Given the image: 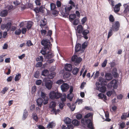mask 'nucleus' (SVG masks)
Here are the masks:
<instances>
[{
  "label": "nucleus",
  "mask_w": 129,
  "mask_h": 129,
  "mask_svg": "<svg viewBox=\"0 0 129 129\" xmlns=\"http://www.w3.org/2000/svg\"><path fill=\"white\" fill-rule=\"evenodd\" d=\"M73 7L72 6H70L69 7L66 6L64 8V11H63L61 13V14L63 17H67L69 14L70 11L72 9Z\"/></svg>",
  "instance_id": "obj_4"
},
{
  "label": "nucleus",
  "mask_w": 129,
  "mask_h": 129,
  "mask_svg": "<svg viewBox=\"0 0 129 129\" xmlns=\"http://www.w3.org/2000/svg\"><path fill=\"white\" fill-rule=\"evenodd\" d=\"M26 44L28 46H30L33 45V43L30 40L28 41L27 42Z\"/></svg>",
  "instance_id": "obj_62"
},
{
  "label": "nucleus",
  "mask_w": 129,
  "mask_h": 129,
  "mask_svg": "<svg viewBox=\"0 0 129 129\" xmlns=\"http://www.w3.org/2000/svg\"><path fill=\"white\" fill-rule=\"evenodd\" d=\"M98 82H96V85L97 89L102 92H105L106 90V88L105 86H102Z\"/></svg>",
  "instance_id": "obj_7"
},
{
  "label": "nucleus",
  "mask_w": 129,
  "mask_h": 129,
  "mask_svg": "<svg viewBox=\"0 0 129 129\" xmlns=\"http://www.w3.org/2000/svg\"><path fill=\"white\" fill-rule=\"evenodd\" d=\"M41 32L43 36L45 35L47 33V31L45 29H42L41 30Z\"/></svg>",
  "instance_id": "obj_52"
},
{
  "label": "nucleus",
  "mask_w": 129,
  "mask_h": 129,
  "mask_svg": "<svg viewBox=\"0 0 129 129\" xmlns=\"http://www.w3.org/2000/svg\"><path fill=\"white\" fill-rule=\"evenodd\" d=\"M72 123L74 125L78 126L79 124V121L76 119H74L72 121Z\"/></svg>",
  "instance_id": "obj_34"
},
{
  "label": "nucleus",
  "mask_w": 129,
  "mask_h": 129,
  "mask_svg": "<svg viewBox=\"0 0 129 129\" xmlns=\"http://www.w3.org/2000/svg\"><path fill=\"white\" fill-rule=\"evenodd\" d=\"M82 60V59L81 57L78 58L77 55L73 56L72 58V60L73 61H74L75 63H80Z\"/></svg>",
  "instance_id": "obj_10"
},
{
  "label": "nucleus",
  "mask_w": 129,
  "mask_h": 129,
  "mask_svg": "<svg viewBox=\"0 0 129 129\" xmlns=\"http://www.w3.org/2000/svg\"><path fill=\"white\" fill-rule=\"evenodd\" d=\"M81 122L84 125L85 124H87V127L90 129H94V127L93 126L92 123L91 122L90 119H82L81 120Z\"/></svg>",
  "instance_id": "obj_5"
},
{
  "label": "nucleus",
  "mask_w": 129,
  "mask_h": 129,
  "mask_svg": "<svg viewBox=\"0 0 129 129\" xmlns=\"http://www.w3.org/2000/svg\"><path fill=\"white\" fill-rule=\"evenodd\" d=\"M99 82H101V84H103V83L105 82V81L103 79V78L102 77H100L99 78Z\"/></svg>",
  "instance_id": "obj_50"
},
{
  "label": "nucleus",
  "mask_w": 129,
  "mask_h": 129,
  "mask_svg": "<svg viewBox=\"0 0 129 129\" xmlns=\"http://www.w3.org/2000/svg\"><path fill=\"white\" fill-rule=\"evenodd\" d=\"M113 93H115V91L113 90H112L109 91L107 92L106 94L109 97Z\"/></svg>",
  "instance_id": "obj_36"
},
{
  "label": "nucleus",
  "mask_w": 129,
  "mask_h": 129,
  "mask_svg": "<svg viewBox=\"0 0 129 129\" xmlns=\"http://www.w3.org/2000/svg\"><path fill=\"white\" fill-rule=\"evenodd\" d=\"M81 45L80 44L78 43L76 45L75 47V51L76 52H77L80 51H81Z\"/></svg>",
  "instance_id": "obj_15"
},
{
  "label": "nucleus",
  "mask_w": 129,
  "mask_h": 129,
  "mask_svg": "<svg viewBox=\"0 0 129 129\" xmlns=\"http://www.w3.org/2000/svg\"><path fill=\"white\" fill-rule=\"evenodd\" d=\"M112 73L114 77L115 78H117L118 76V74L117 72V69L116 68H114L112 70Z\"/></svg>",
  "instance_id": "obj_16"
},
{
  "label": "nucleus",
  "mask_w": 129,
  "mask_h": 129,
  "mask_svg": "<svg viewBox=\"0 0 129 129\" xmlns=\"http://www.w3.org/2000/svg\"><path fill=\"white\" fill-rule=\"evenodd\" d=\"M55 74L54 72H52L47 75V78L49 79H52L55 76Z\"/></svg>",
  "instance_id": "obj_27"
},
{
  "label": "nucleus",
  "mask_w": 129,
  "mask_h": 129,
  "mask_svg": "<svg viewBox=\"0 0 129 129\" xmlns=\"http://www.w3.org/2000/svg\"><path fill=\"white\" fill-rule=\"evenodd\" d=\"M42 45L44 46L41 51V53L43 55H45L46 53V51L50 48L51 47L52 44L48 40L43 39L41 41Z\"/></svg>",
  "instance_id": "obj_1"
},
{
  "label": "nucleus",
  "mask_w": 129,
  "mask_h": 129,
  "mask_svg": "<svg viewBox=\"0 0 129 129\" xmlns=\"http://www.w3.org/2000/svg\"><path fill=\"white\" fill-rule=\"evenodd\" d=\"M120 27V23L118 21H115L113 22L110 27L111 29H112L113 31L115 32L118 31L119 28Z\"/></svg>",
  "instance_id": "obj_3"
},
{
  "label": "nucleus",
  "mask_w": 129,
  "mask_h": 129,
  "mask_svg": "<svg viewBox=\"0 0 129 129\" xmlns=\"http://www.w3.org/2000/svg\"><path fill=\"white\" fill-rule=\"evenodd\" d=\"M79 69L76 67L74 68L73 69L72 73L73 74L76 75L78 73Z\"/></svg>",
  "instance_id": "obj_25"
},
{
  "label": "nucleus",
  "mask_w": 129,
  "mask_h": 129,
  "mask_svg": "<svg viewBox=\"0 0 129 129\" xmlns=\"http://www.w3.org/2000/svg\"><path fill=\"white\" fill-rule=\"evenodd\" d=\"M79 22V19H76L74 21L73 24L75 25H77L78 24Z\"/></svg>",
  "instance_id": "obj_46"
},
{
  "label": "nucleus",
  "mask_w": 129,
  "mask_h": 129,
  "mask_svg": "<svg viewBox=\"0 0 129 129\" xmlns=\"http://www.w3.org/2000/svg\"><path fill=\"white\" fill-rule=\"evenodd\" d=\"M82 115L80 114H78L76 116V118L78 119H81L82 118Z\"/></svg>",
  "instance_id": "obj_53"
},
{
  "label": "nucleus",
  "mask_w": 129,
  "mask_h": 129,
  "mask_svg": "<svg viewBox=\"0 0 129 129\" xmlns=\"http://www.w3.org/2000/svg\"><path fill=\"white\" fill-rule=\"evenodd\" d=\"M42 65L43 63L42 62H38L37 63L36 67L37 68L40 67L42 66Z\"/></svg>",
  "instance_id": "obj_48"
},
{
  "label": "nucleus",
  "mask_w": 129,
  "mask_h": 129,
  "mask_svg": "<svg viewBox=\"0 0 129 129\" xmlns=\"http://www.w3.org/2000/svg\"><path fill=\"white\" fill-rule=\"evenodd\" d=\"M37 88L36 86H34L32 87L31 92L32 93L35 92L36 91Z\"/></svg>",
  "instance_id": "obj_56"
},
{
  "label": "nucleus",
  "mask_w": 129,
  "mask_h": 129,
  "mask_svg": "<svg viewBox=\"0 0 129 129\" xmlns=\"http://www.w3.org/2000/svg\"><path fill=\"white\" fill-rule=\"evenodd\" d=\"M52 14L55 16H57L58 13V12L56 10H52Z\"/></svg>",
  "instance_id": "obj_43"
},
{
  "label": "nucleus",
  "mask_w": 129,
  "mask_h": 129,
  "mask_svg": "<svg viewBox=\"0 0 129 129\" xmlns=\"http://www.w3.org/2000/svg\"><path fill=\"white\" fill-rule=\"evenodd\" d=\"M55 123L53 122H51L49 123L47 125V128L48 129L50 128H52L53 127H55Z\"/></svg>",
  "instance_id": "obj_20"
},
{
  "label": "nucleus",
  "mask_w": 129,
  "mask_h": 129,
  "mask_svg": "<svg viewBox=\"0 0 129 129\" xmlns=\"http://www.w3.org/2000/svg\"><path fill=\"white\" fill-rule=\"evenodd\" d=\"M70 75L69 73L67 72L65 73L63 77L64 78H67L70 77Z\"/></svg>",
  "instance_id": "obj_45"
},
{
  "label": "nucleus",
  "mask_w": 129,
  "mask_h": 129,
  "mask_svg": "<svg viewBox=\"0 0 129 129\" xmlns=\"http://www.w3.org/2000/svg\"><path fill=\"white\" fill-rule=\"evenodd\" d=\"M84 30L83 27L81 25H78L76 30V34L78 38H81V36L80 34H81Z\"/></svg>",
  "instance_id": "obj_8"
},
{
  "label": "nucleus",
  "mask_w": 129,
  "mask_h": 129,
  "mask_svg": "<svg viewBox=\"0 0 129 129\" xmlns=\"http://www.w3.org/2000/svg\"><path fill=\"white\" fill-rule=\"evenodd\" d=\"M53 82L50 80H48L45 82V86L49 89H51L52 87Z\"/></svg>",
  "instance_id": "obj_12"
},
{
  "label": "nucleus",
  "mask_w": 129,
  "mask_h": 129,
  "mask_svg": "<svg viewBox=\"0 0 129 129\" xmlns=\"http://www.w3.org/2000/svg\"><path fill=\"white\" fill-rule=\"evenodd\" d=\"M65 70L68 71H71L72 70V66L70 64H67L65 66Z\"/></svg>",
  "instance_id": "obj_14"
},
{
  "label": "nucleus",
  "mask_w": 129,
  "mask_h": 129,
  "mask_svg": "<svg viewBox=\"0 0 129 129\" xmlns=\"http://www.w3.org/2000/svg\"><path fill=\"white\" fill-rule=\"evenodd\" d=\"M64 81L62 79H60L58 80L56 82V83L60 85L61 84L64 83Z\"/></svg>",
  "instance_id": "obj_51"
},
{
  "label": "nucleus",
  "mask_w": 129,
  "mask_h": 129,
  "mask_svg": "<svg viewBox=\"0 0 129 129\" xmlns=\"http://www.w3.org/2000/svg\"><path fill=\"white\" fill-rule=\"evenodd\" d=\"M42 82V81L41 80H39L36 81V85H39L41 84Z\"/></svg>",
  "instance_id": "obj_61"
},
{
  "label": "nucleus",
  "mask_w": 129,
  "mask_h": 129,
  "mask_svg": "<svg viewBox=\"0 0 129 129\" xmlns=\"http://www.w3.org/2000/svg\"><path fill=\"white\" fill-rule=\"evenodd\" d=\"M56 5L57 7H60L61 6V2L59 1H57L56 2Z\"/></svg>",
  "instance_id": "obj_64"
},
{
  "label": "nucleus",
  "mask_w": 129,
  "mask_h": 129,
  "mask_svg": "<svg viewBox=\"0 0 129 129\" xmlns=\"http://www.w3.org/2000/svg\"><path fill=\"white\" fill-rule=\"evenodd\" d=\"M89 33V31L88 30L84 29L81 33L82 36H81V37H82L85 39L87 40L88 38Z\"/></svg>",
  "instance_id": "obj_11"
},
{
  "label": "nucleus",
  "mask_w": 129,
  "mask_h": 129,
  "mask_svg": "<svg viewBox=\"0 0 129 129\" xmlns=\"http://www.w3.org/2000/svg\"><path fill=\"white\" fill-rule=\"evenodd\" d=\"M112 87L114 89H117L118 87L117 81L115 79L112 80L108 85V88H111Z\"/></svg>",
  "instance_id": "obj_6"
},
{
  "label": "nucleus",
  "mask_w": 129,
  "mask_h": 129,
  "mask_svg": "<svg viewBox=\"0 0 129 129\" xmlns=\"http://www.w3.org/2000/svg\"><path fill=\"white\" fill-rule=\"evenodd\" d=\"M21 32V30L19 29H18L16 30L15 33L16 35L18 36L19 35Z\"/></svg>",
  "instance_id": "obj_40"
},
{
  "label": "nucleus",
  "mask_w": 129,
  "mask_h": 129,
  "mask_svg": "<svg viewBox=\"0 0 129 129\" xmlns=\"http://www.w3.org/2000/svg\"><path fill=\"white\" fill-rule=\"evenodd\" d=\"M64 122L67 124H70L71 122V119L68 117L66 118L64 120Z\"/></svg>",
  "instance_id": "obj_31"
},
{
  "label": "nucleus",
  "mask_w": 129,
  "mask_h": 129,
  "mask_svg": "<svg viewBox=\"0 0 129 129\" xmlns=\"http://www.w3.org/2000/svg\"><path fill=\"white\" fill-rule=\"evenodd\" d=\"M48 73L49 71L47 70H44L42 72V75L44 76H47Z\"/></svg>",
  "instance_id": "obj_26"
},
{
  "label": "nucleus",
  "mask_w": 129,
  "mask_h": 129,
  "mask_svg": "<svg viewBox=\"0 0 129 129\" xmlns=\"http://www.w3.org/2000/svg\"><path fill=\"white\" fill-rule=\"evenodd\" d=\"M76 15L75 14H70L69 15V19L70 21L71 22L73 21L76 18Z\"/></svg>",
  "instance_id": "obj_21"
},
{
  "label": "nucleus",
  "mask_w": 129,
  "mask_h": 129,
  "mask_svg": "<svg viewBox=\"0 0 129 129\" xmlns=\"http://www.w3.org/2000/svg\"><path fill=\"white\" fill-rule=\"evenodd\" d=\"M106 79L108 80H110L112 79V77L111 74L107 73L105 75Z\"/></svg>",
  "instance_id": "obj_23"
},
{
  "label": "nucleus",
  "mask_w": 129,
  "mask_h": 129,
  "mask_svg": "<svg viewBox=\"0 0 129 129\" xmlns=\"http://www.w3.org/2000/svg\"><path fill=\"white\" fill-rule=\"evenodd\" d=\"M121 6L120 3H118L114 6L112 8L113 9L114 12L116 13L119 12L120 10V7Z\"/></svg>",
  "instance_id": "obj_13"
},
{
  "label": "nucleus",
  "mask_w": 129,
  "mask_h": 129,
  "mask_svg": "<svg viewBox=\"0 0 129 129\" xmlns=\"http://www.w3.org/2000/svg\"><path fill=\"white\" fill-rule=\"evenodd\" d=\"M120 125L121 128L122 129H123L125 127V123L124 122H122L120 124Z\"/></svg>",
  "instance_id": "obj_63"
},
{
  "label": "nucleus",
  "mask_w": 129,
  "mask_h": 129,
  "mask_svg": "<svg viewBox=\"0 0 129 129\" xmlns=\"http://www.w3.org/2000/svg\"><path fill=\"white\" fill-rule=\"evenodd\" d=\"M8 12L7 10H4L1 11L0 13V15L2 17H5L7 15Z\"/></svg>",
  "instance_id": "obj_19"
},
{
  "label": "nucleus",
  "mask_w": 129,
  "mask_h": 129,
  "mask_svg": "<svg viewBox=\"0 0 129 129\" xmlns=\"http://www.w3.org/2000/svg\"><path fill=\"white\" fill-rule=\"evenodd\" d=\"M107 61L106 59L102 63V67H104L106 66L107 63Z\"/></svg>",
  "instance_id": "obj_55"
},
{
  "label": "nucleus",
  "mask_w": 129,
  "mask_h": 129,
  "mask_svg": "<svg viewBox=\"0 0 129 129\" xmlns=\"http://www.w3.org/2000/svg\"><path fill=\"white\" fill-rule=\"evenodd\" d=\"M69 87V85L67 83H63L60 86L61 89L63 92L67 91Z\"/></svg>",
  "instance_id": "obj_9"
},
{
  "label": "nucleus",
  "mask_w": 129,
  "mask_h": 129,
  "mask_svg": "<svg viewBox=\"0 0 129 129\" xmlns=\"http://www.w3.org/2000/svg\"><path fill=\"white\" fill-rule=\"evenodd\" d=\"M40 76L38 72L37 71L34 74V77L36 78H38Z\"/></svg>",
  "instance_id": "obj_59"
},
{
  "label": "nucleus",
  "mask_w": 129,
  "mask_h": 129,
  "mask_svg": "<svg viewBox=\"0 0 129 129\" xmlns=\"http://www.w3.org/2000/svg\"><path fill=\"white\" fill-rule=\"evenodd\" d=\"M9 88L7 87H5L3 90L1 91V93L3 94H5L7 92V91L8 90Z\"/></svg>",
  "instance_id": "obj_38"
},
{
  "label": "nucleus",
  "mask_w": 129,
  "mask_h": 129,
  "mask_svg": "<svg viewBox=\"0 0 129 129\" xmlns=\"http://www.w3.org/2000/svg\"><path fill=\"white\" fill-rule=\"evenodd\" d=\"M61 97V99L62 101L63 102H65L66 100V96H62L60 97Z\"/></svg>",
  "instance_id": "obj_60"
},
{
  "label": "nucleus",
  "mask_w": 129,
  "mask_h": 129,
  "mask_svg": "<svg viewBox=\"0 0 129 129\" xmlns=\"http://www.w3.org/2000/svg\"><path fill=\"white\" fill-rule=\"evenodd\" d=\"M105 116L106 117L105 120L108 122H109L111 121V119L109 118V113L108 112L106 111L105 112Z\"/></svg>",
  "instance_id": "obj_22"
},
{
  "label": "nucleus",
  "mask_w": 129,
  "mask_h": 129,
  "mask_svg": "<svg viewBox=\"0 0 129 129\" xmlns=\"http://www.w3.org/2000/svg\"><path fill=\"white\" fill-rule=\"evenodd\" d=\"M21 77V74H18V75H16L15 77L14 80L16 81H18L20 79Z\"/></svg>",
  "instance_id": "obj_35"
},
{
  "label": "nucleus",
  "mask_w": 129,
  "mask_h": 129,
  "mask_svg": "<svg viewBox=\"0 0 129 129\" xmlns=\"http://www.w3.org/2000/svg\"><path fill=\"white\" fill-rule=\"evenodd\" d=\"M98 96L99 97V99H102L103 98V100L105 101L107 100V97L106 95L102 93H100L98 95Z\"/></svg>",
  "instance_id": "obj_17"
},
{
  "label": "nucleus",
  "mask_w": 129,
  "mask_h": 129,
  "mask_svg": "<svg viewBox=\"0 0 129 129\" xmlns=\"http://www.w3.org/2000/svg\"><path fill=\"white\" fill-rule=\"evenodd\" d=\"M28 113L27 111L25 109L24 111L23 116L22 119L24 120L27 117L28 115Z\"/></svg>",
  "instance_id": "obj_24"
},
{
  "label": "nucleus",
  "mask_w": 129,
  "mask_h": 129,
  "mask_svg": "<svg viewBox=\"0 0 129 129\" xmlns=\"http://www.w3.org/2000/svg\"><path fill=\"white\" fill-rule=\"evenodd\" d=\"M83 102V100L82 99H77L76 102L75 103H77L78 102V104H80L82 103Z\"/></svg>",
  "instance_id": "obj_57"
},
{
  "label": "nucleus",
  "mask_w": 129,
  "mask_h": 129,
  "mask_svg": "<svg viewBox=\"0 0 129 129\" xmlns=\"http://www.w3.org/2000/svg\"><path fill=\"white\" fill-rule=\"evenodd\" d=\"M87 20V18L86 17H83L81 20L82 23L83 24H84Z\"/></svg>",
  "instance_id": "obj_54"
},
{
  "label": "nucleus",
  "mask_w": 129,
  "mask_h": 129,
  "mask_svg": "<svg viewBox=\"0 0 129 129\" xmlns=\"http://www.w3.org/2000/svg\"><path fill=\"white\" fill-rule=\"evenodd\" d=\"M46 94L44 92H42L41 94V96L43 99L46 98V97H48L46 96Z\"/></svg>",
  "instance_id": "obj_47"
},
{
  "label": "nucleus",
  "mask_w": 129,
  "mask_h": 129,
  "mask_svg": "<svg viewBox=\"0 0 129 129\" xmlns=\"http://www.w3.org/2000/svg\"><path fill=\"white\" fill-rule=\"evenodd\" d=\"M11 25L12 24L11 22H8L7 24H6V29H7V31H8L9 30Z\"/></svg>",
  "instance_id": "obj_28"
},
{
  "label": "nucleus",
  "mask_w": 129,
  "mask_h": 129,
  "mask_svg": "<svg viewBox=\"0 0 129 129\" xmlns=\"http://www.w3.org/2000/svg\"><path fill=\"white\" fill-rule=\"evenodd\" d=\"M109 21L111 22H113L115 20V19L113 15H110L109 17Z\"/></svg>",
  "instance_id": "obj_37"
},
{
  "label": "nucleus",
  "mask_w": 129,
  "mask_h": 129,
  "mask_svg": "<svg viewBox=\"0 0 129 129\" xmlns=\"http://www.w3.org/2000/svg\"><path fill=\"white\" fill-rule=\"evenodd\" d=\"M56 103L55 102H51L50 104L49 107L51 108H53L55 107Z\"/></svg>",
  "instance_id": "obj_33"
},
{
  "label": "nucleus",
  "mask_w": 129,
  "mask_h": 129,
  "mask_svg": "<svg viewBox=\"0 0 129 129\" xmlns=\"http://www.w3.org/2000/svg\"><path fill=\"white\" fill-rule=\"evenodd\" d=\"M112 30L110 28L109 31V32L108 34V38H109L111 36L112 34Z\"/></svg>",
  "instance_id": "obj_41"
},
{
  "label": "nucleus",
  "mask_w": 129,
  "mask_h": 129,
  "mask_svg": "<svg viewBox=\"0 0 129 129\" xmlns=\"http://www.w3.org/2000/svg\"><path fill=\"white\" fill-rule=\"evenodd\" d=\"M48 101V97H46V98L44 99V100L43 101V103L44 105H46L47 104Z\"/></svg>",
  "instance_id": "obj_49"
},
{
  "label": "nucleus",
  "mask_w": 129,
  "mask_h": 129,
  "mask_svg": "<svg viewBox=\"0 0 129 129\" xmlns=\"http://www.w3.org/2000/svg\"><path fill=\"white\" fill-rule=\"evenodd\" d=\"M56 7V5L55 4L53 3L50 4V8L51 10H54Z\"/></svg>",
  "instance_id": "obj_42"
},
{
  "label": "nucleus",
  "mask_w": 129,
  "mask_h": 129,
  "mask_svg": "<svg viewBox=\"0 0 129 129\" xmlns=\"http://www.w3.org/2000/svg\"><path fill=\"white\" fill-rule=\"evenodd\" d=\"M43 57L42 56H39V57H38L36 58V61H40L41 62H42L43 60Z\"/></svg>",
  "instance_id": "obj_44"
},
{
  "label": "nucleus",
  "mask_w": 129,
  "mask_h": 129,
  "mask_svg": "<svg viewBox=\"0 0 129 129\" xmlns=\"http://www.w3.org/2000/svg\"><path fill=\"white\" fill-rule=\"evenodd\" d=\"M87 43L84 42L83 43L81 47V51L83 52L85 49V48L87 47Z\"/></svg>",
  "instance_id": "obj_32"
},
{
  "label": "nucleus",
  "mask_w": 129,
  "mask_h": 129,
  "mask_svg": "<svg viewBox=\"0 0 129 129\" xmlns=\"http://www.w3.org/2000/svg\"><path fill=\"white\" fill-rule=\"evenodd\" d=\"M61 94L58 92H56L54 91H52L50 92L49 96L50 99L52 100L55 99H57L59 98L61 96Z\"/></svg>",
  "instance_id": "obj_2"
},
{
  "label": "nucleus",
  "mask_w": 129,
  "mask_h": 129,
  "mask_svg": "<svg viewBox=\"0 0 129 129\" xmlns=\"http://www.w3.org/2000/svg\"><path fill=\"white\" fill-rule=\"evenodd\" d=\"M32 22L31 21H29L27 22L26 27L28 30L31 28L32 25Z\"/></svg>",
  "instance_id": "obj_30"
},
{
  "label": "nucleus",
  "mask_w": 129,
  "mask_h": 129,
  "mask_svg": "<svg viewBox=\"0 0 129 129\" xmlns=\"http://www.w3.org/2000/svg\"><path fill=\"white\" fill-rule=\"evenodd\" d=\"M47 23V20L46 19H44L43 20H41V21L40 26H44L46 25Z\"/></svg>",
  "instance_id": "obj_29"
},
{
  "label": "nucleus",
  "mask_w": 129,
  "mask_h": 129,
  "mask_svg": "<svg viewBox=\"0 0 129 129\" xmlns=\"http://www.w3.org/2000/svg\"><path fill=\"white\" fill-rule=\"evenodd\" d=\"M37 105L38 106L41 107L43 103V100L41 98L38 99L37 101Z\"/></svg>",
  "instance_id": "obj_18"
},
{
  "label": "nucleus",
  "mask_w": 129,
  "mask_h": 129,
  "mask_svg": "<svg viewBox=\"0 0 129 129\" xmlns=\"http://www.w3.org/2000/svg\"><path fill=\"white\" fill-rule=\"evenodd\" d=\"M54 55L52 53L50 54H48L47 56V57L48 59H49L51 58H52L54 56Z\"/></svg>",
  "instance_id": "obj_58"
},
{
  "label": "nucleus",
  "mask_w": 129,
  "mask_h": 129,
  "mask_svg": "<svg viewBox=\"0 0 129 129\" xmlns=\"http://www.w3.org/2000/svg\"><path fill=\"white\" fill-rule=\"evenodd\" d=\"M127 113H123L121 117V118L122 120H124L125 119L126 117H127Z\"/></svg>",
  "instance_id": "obj_39"
}]
</instances>
